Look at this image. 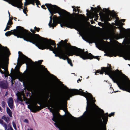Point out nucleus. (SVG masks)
Returning a JSON list of instances; mask_svg holds the SVG:
<instances>
[{
	"mask_svg": "<svg viewBox=\"0 0 130 130\" xmlns=\"http://www.w3.org/2000/svg\"><path fill=\"white\" fill-rule=\"evenodd\" d=\"M54 94H53L52 96L53 100L57 104H62L64 102L69 100L70 98L74 95H79L83 96L86 98L87 105L86 111L84 113L82 116L85 115L86 112L90 113L92 111L90 106H88V105L90 101L93 100V96L91 93L87 92V91L86 92H84L81 89H79V90L75 89H72L71 90V93H67L63 96H59L58 95Z\"/></svg>",
	"mask_w": 130,
	"mask_h": 130,
	"instance_id": "f257e3e1",
	"label": "nucleus"
},
{
	"mask_svg": "<svg viewBox=\"0 0 130 130\" xmlns=\"http://www.w3.org/2000/svg\"><path fill=\"white\" fill-rule=\"evenodd\" d=\"M34 28L35 29L33 30L31 29H30V31L32 33H31L33 35L32 36V38H29L30 40L35 43L33 44L41 50L46 49H49L50 50H53V47L51 45H54L55 44L52 40L51 39L48 40L45 38L42 37L38 34H35L36 31L39 32L40 28L36 26L34 27Z\"/></svg>",
	"mask_w": 130,
	"mask_h": 130,
	"instance_id": "f03ea898",
	"label": "nucleus"
},
{
	"mask_svg": "<svg viewBox=\"0 0 130 130\" xmlns=\"http://www.w3.org/2000/svg\"><path fill=\"white\" fill-rule=\"evenodd\" d=\"M16 29L12 30L11 31L7 32L5 33V35L8 36L13 34L18 38H23L24 40L32 43H35L29 39V38H32V36L33 35L31 32H28L27 30L25 29L24 28L20 26H17Z\"/></svg>",
	"mask_w": 130,
	"mask_h": 130,
	"instance_id": "7ed1b4c3",
	"label": "nucleus"
},
{
	"mask_svg": "<svg viewBox=\"0 0 130 130\" xmlns=\"http://www.w3.org/2000/svg\"><path fill=\"white\" fill-rule=\"evenodd\" d=\"M66 51L63 52L61 47L58 48H55L54 50L53 48V50H50L53 51V53L55 54V56L59 57L60 59H61L64 60L67 59L68 63L72 67L73 64L71 60L68 57L70 56H72L73 55H75V52L74 50H72L70 48L68 45H67L66 43Z\"/></svg>",
	"mask_w": 130,
	"mask_h": 130,
	"instance_id": "20e7f679",
	"label": "nucleus"
},
{
	"mask_svg": "<svg viewBox=\"0 0 130 130\" xmlns=\"http://www.w3.org/2000/svg\"><path fill=\"white\" fill-rule=\"evenodd\" d=\"M105 73L106 75H108L109 77L112 79L114 83L117 84L118 87L120 88V87H122L125 83L124 82H122L120 78V76H115L114 72H112L109 68L108 67H103L101 68V70H95V74L97 75L99 73L100 74H102L104 73Z\"/></svg>",
	"mask_w": 130,
	"mask_h": 130,
	"instance_id": "39448f33",
	"label": "nucleus"
},
{
	"mask_svg": "<svg viewBox=\"0 0 130 130\" xmlns=\"http://www.w3.org/2000/svg\"><path fill=\"white\" fill-rule=\"evenodd\" d=\"M67 45H68L69 47L74 50L75 52V55L77 56H79L83 59H93V55L91 53H88V51H84V49L79 48L75 46H71L70 43H66Z\"/></svg>",
	"mask_w": 130,
	"mask_h": 130,
	"instance_id": "423d86ee",
	"label": "nucleus"
},
{
	"mask_svg": "<svg viewBox=\"0 0 130 130\" xmlns=\"http://www.w3.org/2000/svg\"><path fill=\"white\" fill-rule=\"evenodd\" d=\"M60 18L58 21L57 23L60 24L61 27L65 26L70 28H73L79 27L78 23L76 21L70 19H64L62 17Z\"/></svg>",
	"mask_w": 130,
	"mask_h": 130,
	"instance_id": "0eeeda50",
	"label": "nucleus"
},
{
	"mask_svg": "<svg viewBox=\"0 0 130 130\" xmlns=\"http://www.w3.org/2000/svg\"><path fill=\"white\" fill-rule=\"evenodd\" d=\"M45 5L46 6L47 8L49 11L52 17H54L53 14L58 13L60 15L64 14L65 13H67L69 14L70 13L66 10L62 9L60 8L57 6L53 5H52L51 4H45Z\"/></svg>",
	"mask_w": 130,
	"mask_h": 130,
	"instance_id": "6e6552de",
	"label": "nucleus"
},
{
	"mask_svg": "<svg viewBox=\"0 0 130 130\" xmlns=\"http://www.w3.org/2000/svg\"><path fill=\"white\" fill-rule=\"evenodd\" d=\"M19 58L18 59V64L20 66H21L24 63H26L27 66V63L30 62L34 63V62L30 58H28L27 57L24 55L21 52H19Z\"/></svg>",
	"mask_w": 130,
	"mask_h": 130,
	"instance_id": "1a4fd4ad",
	"label": "nucleus"
},
{
	"mask_svg": "<svg viewBox=\"0 0 130 130\" xmlns=\"http://www.w3.org/2000/svg\"><path fill=\"white\" fill-rule=\"evenodd\" d=\"M89 121L91 124L93 125L99 126L103 124L101 117H98L96 114L92 115L89 119Z\"/></svg>",
	"mask_w": 130,
	"mask_h": 130,
	"instance_id": "9d476101",
	"label": "nucleus"
},
{
	"mask_svg": "<svg viewBox=\"0 0 130 130\" xmlns=\"http://www.w3.org/2000/svg\"><path fill=\"white\" fill-rule=\"evenodd\" d=\"M8 60V59L6 58L5 53L2 52L0 53V72L2 74H5V77L7 76L5 71H2L1 69L2 68L4 69L3 66L7 60Z\"/></svg>",
	"mask_w": 130,
	"mask_h": 130,
	"instance_id": "9b49d317",
	"label": "nucleus"
},
{
	"mask_svg": "<svg viewBox=\"0 0 130 130\" xmlns=\"http://www.w3.org/2000/svg\"><path fill=\"white\" fill-rule=\"evenodd\" d=\"M50 20L48 25L50 27H55L57 25L58 18L57 16L54 15L53 18L50 16Z\"/></svg>",
	"mask_w": 130,
	"mask_h": 130,
	"instance_id": "f8f14e48",
	"label": "nucleus"
},
{
	"mask_svg": "<svg viewBox=\"0 0 130 130\" xmlns=\"http://www.w3.org/2000/svg\"><path fill=\"white\" fill-rule=\"evenodd\" d=\"M120 87V89L130 93V84L128 83H127L126 80H125V83L123 87Z\"/></svg>",
	"mask_w": 130,
	"mask_h": 130,
	"instance_id": "ddd939ff",
	"label": "nucleus"
},
{
	"mask_svg": "<svg viewBox=\"0 0 130 130\" xmlns=\"http://www.w3.org/2000/svg\"><path fill=\"white\" fill-rule=\"evenodd\" d=\"M37 104H38L40 106H41V103H40L38 101H37L36 103L32 107V109L33 110L32 111V112H36L37 111H39L43 108V107H42L41 106H39L37 105Z\"/></svg>",
	"mask_w": 130,
	"mask_h": 130,
	"instance_id": "4468645a",
	"label": "nucleus"
},
{
	"mask_svg": "<svg viewBox=\"0 0 130 130\" xmlns=\"http://www.w3.org/2000/svg\"><path fill=\"white\" fill-rule=\"evenodd\" d=\"M8 85L6 81L3 80L0 81V87L1 88L6 89L8 88Z\"/></svg>",
	"mask_w": 130,
	"mask_h": 130,
	"instance_id": "2eb2a0df",
	"label": "nucleus"
},
{
	"mask_svg": "<svg viewBox=\"0 0 130 130\" xmlns=\"http://www.w3.org/2000/svg\"><path fill=\"white\" fill-rule=\"evenodd\" d=\"M102 110V115H101L103 117L102 118L103 121V122L104 123L106 124L107 123V122L108 121V113H105H105L104 112V111Z\"/></svg>",
	"mask_w": 130,
	"mask_h": 130,
	"instance_id": "dca6fc26",
	"label": "nucleus"
},
{
	"mask_svg": "<svg viewBox=\"0 0 130 130\" xmlns=\"http://www.w3.org/2000/svg\"><path fill=\"white\" fill-rule=\"evenodd\" d=\"M52 113L53 117L52 119L53 121L55 122L54 124L60 130H62L61 129L60 125L57 123V116H55L53 113Z\"/></svg>",
	"mask_w": 130,
	"mask_h": 130,
	"instance_id": "f3484780",
	"label": "nucleus"
},
{
	"mask_svg": "<svg viewBox=\"0 0 130 130\" xmlns=\"http://www.w3.org/2000/svg\"><path fill=\"white\" fill-rule=\"evenodd\" d=\"M88 41L87 42L92 43L94 42L96 40V37L93 36H90L88 38Z\"/></svg>",
	"mask_w": 130,
	"mask_h": 130,
	"instance_id": "a211bd4d",
	"label": "nucleus"
},
{
	"mask_svg": "<svg viewBox=\"0 0 130 130\" xmlns=\"http://www.w3.org/2000/svg\"><path fill=\"white\" fill-rule=\"evenodd\" d=\"M41 78L40 73L37 74L35 75L33 77V79L35 81H38L40 80Z\"/></svg>",
	"mask_w": 130,
	"mask_h": 130,
	"instance_id": "6ab92c4d",
	"label": "nucleus"
},
{
	"mask_svg": "<svg viewBox=\"0 0 130 130\" xmlns=\"http://www.w3.org/2000/svg\"><path fill=\"white\" fill-rule=\"evenodd\" d=\"M94 12L96 15V16H98V13L100 11V10H102L101 8L100 7L98 6V8L95 7L93 8Z\"/></svg>",
	"mask_w": 130,
	"mask_h": 130,
	"instance_id": "aec40b11",
	"label": "nucleus"
},
{
	"mask_svg": "<svg viewBox=\"0 0 130 130\" xmlns=\"http://www.w3.org/2000/svg\"><path fill=\"white\" fill-rule=\"evenodd\" d=\"M121 34L123 35L125 33L126 29L123 27L122 25H120L119 27Z\"/></svg>",
	"mask_w": 130,
	"mask_h": 130,
	"instance_id": "412c9836",
	"label": "nucleus"
},
{
	"mask_svg": "<svg viewBox=\"0 0 130 130\" xmlns=\"http://www.w3.org/2000/svg\"><path fill=\"white\" fill-rule=\"evenodd\" d=\"M108 12L109 13L110 15V17L108 16L107 17V20L108 21H110L112 19H114L115 17V16L113 14H112L111 12L109 10H108Z\"/></svg>",
	"mask_w": 130,
	"mask_h": 130,
	"instance_id": "4be33fe9",
	"label": "nucleus"
},
{
	"mask_svg": "<svg viewBox=\"0 0 130 130\" xmlns=\"http://www.w3.org/2000/svg\"><path fill=\"white\" fill-rule=\"evenodd\" d=\"M0 123L4 127L5 130H6L7 128V125L6 123L3 122V121L0 119Z\"/></svg>",
	"mask_w": 130,
	"mask_h": 130,
	"instance_id": "5701e85b",
	"label": "nucleus"
},
{
	"mask_svg": "<svg viewBox=\"0 0 130 130\" xmlns=\"http://www.w3.org/2000/svg\"><path fill=\"white\" fill-rule=\"evenodd\" d=\"M6 111L8 115L10 117H12V112L11 111L8 107H7Z\"/></svg>",
	"mask_w": 130,
	"mask_h": 130,
	"instance_id": "b1692460",
	"label": "nucleus"
},
{
	"mask_svg": "<svg viewBox=\"0 0 130 130\" xmlns=\"http://www.w3.org/2000/svg\"><path fill=\"white\" fill-rule=\"evenodd\" d=\"M0 46L2 47L3 48V50H6V51L7 53H8L9 54V55L10 54V51H9V50L8 48H7V47H4L2 46V45L0 44Z\"/></svg>",
	"mask_w": 130,
	"mask_h": 130,
	"instance_id": "393cba45",
	"label": "nucleus"
},
{
	"mask_svg": "<svg viewBox=\"0 0 130 130\" xmlns=\"http://www.w3.org/2000/svg\"><path fill=\"white\" fill-rule=\"evenodd\" d=\"M77 11L78 12V13H76L74 12H73V14L76 17H77L78 16H82L83 15L82 14H79L78 13L79 12H81V11H80V9H78V7L77 8Z\"/></svg>",
	"mask_w": 130,
	"mask_h": 130,
	"instance_id": "a878e982",
	"label": "nucleus"
},
{
	"mask_svg": "<svg viewBox=\"0 0 130 130\" xmlns=\"http://www.w3.org/2000/svg\"><path fill=\"white\" fill-rule=\"evenodd\" d=\"M49 96L48 95L46 96L45 97V100L44 102L43 105H46V106H48L49 105V103H48L47 101V100L48 99Z\"/></svg>",
	"mask_w": 130,
	"mask_h": 130,
	"instance_id": "bb28decb",
	"label": "nucleus"
},
{
	"mask_svg": "<svg viewBox=\"0 0 130 130\" xmlns=\"http://www.w3.org/2000/svg\"><path fill=\"white\" fill-rule=\"evenodd\" d=\"M52 40L54 41V42L55 43V45H51V46L53 48V49H54V50L55 49V48H59L60 47H61V49L62 50H63V52H64V51H63V49H62V47H61V46H60V47H59V44H57V46H58V47H57V48L56 47V44L55 43V41H53V40Z\"/></svg>",
	"mask_w": 130,
	"mask_h": 130,
	"instance_id": "cd10ccee",
	"label": "nucleus"
},
{
	"mask_svg": "<svg viewBox=\"0 0 130 130\" xmlns=\"http://www.w3.org/2000/svg\"><path fill=\"white\" fill-rule=\"evenodd\" d=\"M123 56L126 57H130V54L127 53L123 52L122 53Z\"/></svg>",
	"mask_w": 130,
	"mask_h": 130,
	"instance_id": "c85d7f7f",
	"label": "nucleus"
},
{
	"mask_svg": "<svg viewBox=\"0 0 130 130\" xmlns=\"http://www.w3.org/2000/svg\"><path fill=\"white\" fill-rule=\"evenodd\" d=\"M13 103V98L11 97L9 98L8 101V103Z\"/></svg>",
	"mask_w": 130,
	"mask_h": 130,
	"instance_id": "c756f323",
	"label": "nucleus"
},
{
	"mask_svg": "<svg viewBox=\"0 0 130 130\" xmlns=\"http://www.w3.org/2000/svg\"><path fill=\"white\" fill-rule=\"evenodd\" d=\"M12 24V20L9 19L7 23V25L11 26Z\"/></svg>",
	"mask_w": 130,
	"mask_h": 130,
	"instance_id": "7c9ffc66",
	"label": "nucleus"
},
{
	"mask_svg": "<svg viewBox=\"0 0 130 130\" xmlns=\"http://www.w3.org/2000/svg\"><path fill=\"white\" fill-rule=\"evenodd\" d=\"M9 106L11 109L13 107V103H9L8 104Z\"/></svg>",
	"mask_w": 130,
	"mask_h": 130,
	"instance_id": "2f4dec72",
	"label": "nucleus"
},
{
	"mask_svg": "<svg viewBox=\"0 0 130 130\" xmlns=\"http://www.w3.org/2000/svg\"><path fill=\"white\" fill-rule=\"evenodd\" d=\"M65 127L67 129H71L73 130V128H71L70 127V125L69 123H67V124L65 125Z\"/></svg>",
	"mask_w": 130,
	"mask_h": 130,
	"instance_id": "473e14b6",
	"label": "nucleus"
},
{
	"mask_svg": "<svg viewBox=\"0 0 130 130\" xmlns=\"http://www.w3.org/2000/svg\"><path fill=\"white\" fill-rule=\"evenodd\" d=\"M17 100L18 101H20L22 102L23 100L21 96H18Z\"/></svg>",
	"mask_w": 130,
	"mask_h": 130,
	"instance_id": "72a5a7b5",
	"label": "nucleus"
},
{
	"mask_svg": "<svg viewBox=\"0 0 130 130\" xmlns=\"http://www.w3.org/2000/svg\"><path fill=\"white\" fill-rule=\"evenodd\" d=\"M50 105L49 104V105L48 106H47L46 105H43V106H44V107H47V108H48V109H49L50 110V111L51 112H52V109L51 108L49 107Z\"/></svg>",
	"mask_w": 130,
	"mask_h": 130,
	"instance_id": "f704fd0d",
	"label": "nucleus"
},
{
	"mask_svg": "<svg viewBox=\"0 0 130 130\" xmlns=\"http://www.w3.org/2000/svg\"><path fill=\"white\" fill-rule=\"evenodd\" d=\"M1 104L2 105V107L4 108L5 107V104L6 103L4 101H3L1 102Z\"/></svg>",
	"mask_w": 130,
	"mask_h": 130,
	"instance_id": "c9c22d12",
	"label": "nucleus"
},
{
	"mask_svg": "<svg viewBox=\"0 0 130 130\" xmlns=\"http://www.w3.org/2000/svg\"><path fill=\"white\" fill-rule=\"evenodd\" d=\"M35 2L36 3V4L37 5V7H39V6H38V5H41L40 1L38 0V1L37 0H35Z\"/></svg>",
	"mask_w": 130,
	"mask_h": 130,
	"instance_id": "e433bc0d",
	"label": "nucleus"
},
{
	"mask_svg": "<svg viewBox=\"0 0 130 130\" xmlns=\"http://www.w3.org/2000/svg\"><path fill=\"white\" fill-rule=\"evenodd\" d=\"M12 125L14 129L16 130L17 129V128L16 127V125L15 123L14 122H12Z\"/></svg>",
	"mask_w": 130,
	"mask_h": 130,
	"instance_id": "4c0bfd02",
	"label": "nucleus"
},
{
	"mask_svg": "<svg viewBox=\"0 0 130 130\" xmlns=\"http://www.w3.org/2000/svg\"><path fill=\"white\" fill-rule=\"evenodd\" d=\"M9 119V118L8 117H6V118L4 119L5 121L7 123H8V121Z\"/></svg>",
	"mask_w": 130,
	"mask_h": 130,
	"instance_id": "58836bf2",
	"label": "nucleus"
},
{
	"mask_svg": "<svg viewBox=\"0 0 130 130\" xmlns=\"http://www.w3.org/2000/svg\"><path fill=\"white\" fill-rule=\"evenodd\" d=\"M115 115V112H113L111 113H110L108 115V116L109 117H111V116H113L114 115Z\"/></svg>",
	"mask_w": 130,
	"mask_h": 130,
	"instance_id": "ea45409f",
	"label": "nucleus"
},
{
	"mask_svg": "<svg viewBox=\"0 0 130 130\" xmlns=\"http://www.w3.org/2000/svg\"><path fill=\"white\" fill-rule=\"evenodd\" d=\"M29 1L28 2H27L26 1L24 3V6H25L29 4Z\"/></svg>",
	"mask_w": 130,
	"mask_h": 130,
	"instance_id": "a19ab883",
	"label": "nucleus"
},
{
	"mask_svg": "<svg viewBox=\"0 0 130 130\" xmlns=\"http://www.w3.org/2000/svg\"><path fill=\"white\" fill-rule=\"evenodd\" d=\"M99 57L98 56H95V57L94 56H93V58H95L96 59H97L99 60V59H100V58H99Z\"/></svg>",
	"mask_w": 130,
	"mask_h": 130,
	"instance_id": "79ce46f5",
	"label": "nucleus"
},
{
	"mask_svg": "<svg viewBox=\"0 0 130 130\" xmlns=\"http://www.w3.org/2000/svg\"><path fill=\"white\" fill-rule=\"evenodd\" d=\"M24 122H26L27 123H28L29 121L27 119H25L24 120Z\"/></svg>",
	"mask_w": 130,
	"mask_h": 130,
	"instance_id": "37998d69",
	"label": "nucleus"
},
{
	"mask_svg": "<svg viewBox=\"0 0 130 130\" xmlns=\"http://www.w3.org/2000/svg\"><path fill=\"white\" fill-rule=\"evenodd\" d=\"M23 12L25 14H26V15H27V14H26V11H27L26 10H25L23 8Z\"/></svg>",
	"mask_w": 130,
	"mask_h": 130,
	"instance_id": "c03bdc74",
	"label": "nucleus"
},
{
	"mask_svg": "<svg viewBox=\"0 0 130 130\" xmlns=\"http://www.w3.org/2000/svg\"><path fill=\"white\" fill-rule=\"evenodd\" d=\"M122 74V75L125 78H126L128 80H129V79L128 78V77H127L125 75H124V74Z\"/></svg>",
	"mask_w": 130,
	"mask_h": 130,
	"instance_id": "a18cd8bd",
	"label": "nucleus"
},
{
	"mask_svg": "<svg viewBox=\"0 0 130 130\" xmlns=\"http://www.w3.org/2000/svg\"><path fill=\"white\" fill-rule=\"evenodd\" d=\"M6 118L5 115H4L2 117V119H3L4 120V119Z\"/></svg>",
	"mask_w": 130,
	"mask_h": 130,
	"instance_id": "49530a36",
	"label": "nucleus"
},
{
	"mask_svg": "<svg viewBox=\"0 0 130 130\" xmlns=\"http://www.w3.org/2000/svg\"><path fill=\"white\" fill-rule=\"evenodd\" d=\"M43 61V60H39L38 62L39 64H41L42 63V62Z\"/></svg>",
	"mask_w": 130,
	"mask_h": 130,
	"instance_id": "de8ad7c7",
	"label": "nucleus"
},
{
	"mask_svg": "<svg viewBox=\"0 0 130 130\" xmlns=\"http://www.w3.org/2000/svg\"><path fill=\"white\" fill-rule=\"evenodd\" d=\"M9 28L8 27V25H7V26L6 28L4 30V31H5L6 30H9Z\"/></svg>",
	"mask_w": 130,
	"mask_h": 130,
	"instance_id": "09e8293b",
	"label": "nucleus"
},
{
	"mask_svg": "<svg viewBox=\"0 0 130 130\" xmlns=\"http://www.w3.org/2000/svg\"><path fill=\"white\" fill-rule=\"evenodd\" d=\"M41 7L44 9H46V8L45 7V6L44 5H42L41 6Z\"/></svg>",
	"mask_w": 130,
	"mask_h": 130,
	"instance_id": "8fccbe9b",
	"label": "nucleus"
},
{
	"mask_svg": "<svg viewBox=\"0 0 130 130\" xmlns=\"http://www.w3.org/2000/svg\"><path fill=\"white\" fill-rule=\"evenodd\" d=\"M77 11V9L75 8V9H73V11H74L75 12H76Z\"/></svg>",
	"mask_w": 130,
	"mask_h": 130,
	"instance_id": "3c124183",
	"label": "nucleus"
},
{
	"mask_svg": "<svg viewBox=\"0 0 130 130\" xmlns=\"http://www.w3.org/2000/svg\"><path fill=\"white\" fill-rule=\"evenodd\" d=\"M77 7H76L75 6H72V7L73 8V9H75V8H77Z\"/></svg>",
	"mask_w": 130,
	"mask_h": 130,
	"instance_id": "603ef678",
	"label": "nucleus"
},
{
	"mask_svg": "<svg viewBox=\"0 0 130 130\" xmlns=\"http://www.w3.org/2000/svg\"><path fill=\"white\" fill-rule=\"evenodd\" d=\"M10 130H12V129H13L12 128V127L10 126V128H9Z\"/></svg>",
	"mask_w": 130,
	"mask_h": 130,
	"instance_id": "864d4df0",
	"label": "nucleus"
},
{
	"mask_svg": "<svg viewBox=\"0 0 130 130\" xmlns=\"http://www.w3.org/2000/svg\"><path fill=\"white\" fill-rule=\"evenodd\" d=\"M8 95V92L7 91L6 92V93L5 94V96H6Z\"/></svg>",
	"mask_w": 130,
	"mask_h": 130,
	"instance_id": "5fc2aeb1",
	"label": "nucleus"
},
{
	"mask_svg": "<svg viewBox=\"0 0 130 130\" xmlns=\"http://www.w3.org/2000/svg\"><path fill=\"white\" fill-rule=\"evenodd\" d=\"M71 117H72V118H73L74 119H77V118H75L72 115H71Z\"/></svg>",
	"mask_w": 130,
	"mask_h": 130,
	"instance_id": "6e6d98bb",
	"label": "nucleus"
},
{
	"mask_svg": "<svg viewBox=\"0 0 130 130\" xmlns=\"http://www.w3.org/2000/svg\"><path fill=\"white\" fill-rule=\"evenodd\" d=\"M40 67H41V68H43V65H40Z\"/></svg>",
	"mask_w": 130,
	"mask_h": 130,
	"instance_id": "4d7b16f0",
	"label": "nucleus"
},
{
	"mask_svg": "<svg viewBox=\"0 0 130 130\" xmlns=\"http://www.w3.org/2000/svg\"><path fill=\"white\" fill-rule=\"evenodd\" d=\"M125 21V19H122V21L123 22H124Z\"/></svg>",
	"mask_w": 130,
	"mask_h": 130,
	"instance_id": "13d9d810",
	"label": "nucleus"
},
{
	"mask_svg": "<svg viewBox=\"0 0 130 130\" xmlns=\"http://www.w3.org/2000/svg\"><path fill=\"white\" fill-rule=\"evenodd\" d=\"M8 12V14H9V17L10 18V13H9V11Z\"/></svg>",
	"mask_w": 130,
	"mask_h": 130,
	"instance_id": "bf43d9fd",
	"label": "nucleus"
},
{
	"mask_svg": "<svg viewBox=\"0 0 130 130\" xmlns=\"http://www.w3.org/2000/svg\"><path fill=\"white\" fill-rule=\"evenodd\" d=\"M14 19L15 20H16L17 19V18L16 17H14Z\"/></svg>",
	"mask_w": 130,
	"mask_h": 130,
	"instance_id": "052dcab7",
	"label": "nucleus"
},
{
	"mask_svg": "<svg viewBox=\"0 0 130 130\" xmlns=\"http://www.w3.org/2000/svg\"><path fill=\"white\" fill-rule=\"evenodd\" d=\"M104 130H106V126H105L104 127Z\"/></svg>",
	"mask_w": 130,
	"mask_h": 130,
	"instance_id": "680f3d73",
	"label": "nucleus"
},
{
	"mask_svg": "<svg viewBox=\"0 0 130 130\" xmlns=\"http://www.w3.org/2000/svg\"><path fill=\"white\" fill-rule=\"evenodd\" d=\"M20 104L21 105H24V104L22 103V102H20Z\"/></svg>",
	"mask_w": 130,
	"mask_h": 130,
	"instance_id": "e2e57ef3",
	"label": "nucleus"
},
{
	"mask_svg": "<svg viewBox=\"0 0 130 130\" xmlns=\"http://www.w3.org/2000/svg\"><path fill=\"white\" fill-rule=\"evenodd\" d=\"M27 130H33L32 129L30 128V129H27Z\"/></svg>",
	"mask_w": 130,
	"mask_h": 130,
	"instance_id": "0e129e2a",
	"label": "nucleus"
},
{
	"mask_svg": "<svg viewBox=\"0 0 130 130\" xmlns=\"http://www.w3.org/2000/svg\"><path fill=\"white\" fill-rule=\"evenodd\" d=\"M11 82L12 84H13V80H11Z\"/></svg>",
	"mask_w": 130,
	"mask_h": 130,
	"instance_id": "69168bd1",
	"label": "nucleus"
},
{
	"mask_svg": "<svg viewBox=\"0 0 130 130\" xmlns=\"http://www.w3.org/2000/svg\"><path fill=\"white\" fill-rule=\"evenodd\" d=\"M2 108L0 106V111H1L2 110Z\"/></svg>",
	"mask_w": 130,
	"mask_h": 130,
	"instance_id": "338daca9",
	"label": "nucleus"
},
{
	"mask_svg": "<svg viewBox=\"0 0 130 130\" xmlns=\"http://www.w3.org/2000/svg\"><path fill=\"white\" fill-rule=\"evenodd\" d=\"M6 130H10L9 128H8V129L7 128V129Z\"/></svg>",
	"mask_w": 130,
	"mask_h": 130,
	"instance_id": "774afa93",
	"label": "nucleus"
}]
</instances>
